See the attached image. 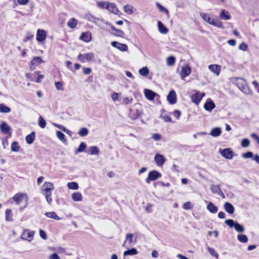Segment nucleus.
<instances>
[{
    "label": "nucleus",
    "instance_id": "1",
    "mask_svg": "<svg viewBox=\"0 0 259 259\" xmlns=\"http://www.w3.org/2000/svg\"><path fill=\"white\" fill-rule=\"evenodd\" d=\"M233 82L238 88L243 93L246 95H251L252 91L246 85V81L239 77L233 78Z\"/></svg>",
    "mask_w": 259,
    "mask_h": 259
},
{
    "label": "nucleus",
    "instance_id": "2",
    "mask_svg": "<svg viewBox=\"0 0 259 259\" xmlns=\"http://www.w3.org/2000/svg\"><path fill=\"white\" fill-rule=\"evenodd\" d=\"M200 15L201 18L209 24L220 28H224L223 23L218 18H211L210 14L202 12L200 13Z\"/></svg>",
    "mask_w": 259,
    "mask_h": 259
},
{
    "label": "nucleus",
    "instance_id": "3",
    "mask_svg": "<svg viewBox=\"0 0 259 259\" xmlns=\"http://www.w3.org/2000/svg\"><path fill=\"white\" fill-rule=\"evenodd\" d=\"M225 224H226L230 228H234L235 230L239 233H243L244 232L245 229L244 227L239 224L238 223L234 221L231 219H228L225 220Z\"/></svg>",
    "mask_w": 259,
    "mask_h": 259
},
{
    "label": "nucleus",
    "instance_id": "4",
    "mask_svg": "<svg viewBox=\"0 0 259 259\" xmlns=\"http://www.w3.org/2000/svg\"><path fill=\"white\" fill-rule=\"evenodd\" d=\"M84 18L88 20L89 21H90L91 22H93L95 23L96 25H98V26L101 27V25L99 23V22H101L106 25H108L109 23L108 22H105L103 19H99L98 18H96L94 16H93L91 14H87L84 16Z\"/></svg>",
    "mask_w": 259,
    "mask_h": 259
},
{
    "label": "nucleus",
    "instance_id": "5",
    "mask_svg": "<svg viewBox=\"0 0 259 259\" xmlns=\"http://www.w3.org/2000/svg\"><path fill=\"white\" fill-rule=\"evenodd\" d=\"M161 177V174L156 170H152L148 173L146 182L150 184L151 181H155Z\"/></svg>",
    "mask_w": 259,
    "mask_h": 259
},
{
    "label": "nucleus",
    "instance_id": "6",
    "mask_svg": "<svg viewBox=\"0 0 259 259\" xmlns=\"http://www.w3.org/2000/svg\"><path fill=\"white\" fill-rule=\"evenodd\" d=\"M34 235V231H30L28 229H25L22 233L21 237L23 240H27L30 242L33 240Z\"/></svg>",
    "mask_w": 259,
    "mask_h": 259
},
{
    "label": "nucleus",
    "instance_id": "7",
    "mask_svg": "<svg viewBox=\"0 0 259 259\" xmlns=\"http://www.w3.org/2000/svg\"><path fill=\"white\" fill-rule=\"evenodd\" d=\"M94 57V54L93 53H89L84 54H79L78 56V59L82 63L86 61H92Z\"/></svg>",
    "mask_w": 259,
    "mask_h": 259
},
{
    "label": "nucleus",
    "instance_id": "8",
    "mask_svg": "<svg viewBox=\"0 0 259 259\" xmlns=\"http://www.w3.org/2000/svg\"><path fill=\"white\" fill-rule=\"evenodd\" d=\"M220 152L223 157L227 159H232L234 156L233 152L230 148L220 149Z\"/></svg>",
    "mask_w": 259,
    "mask_h": 259
},
{
    "label": "nucleus",
    "instance_id": "9",
    "mask_svg": "<svg viewBox=\"0 0 259 259\" xmlns=\"http://www.w3.org/2000/svg\"><path fill=\"white\" fill-rule=\"evenodd\" d=\"M205 95L204 93H200L197 92L191 96L192 101L196 104H198Z\"/></svg>",
    "mask_w": 259,
    "mask_h": 259
},
{
    "label": "nucleus",
    "instance_id": "10",
    "mask_svg": "<svg viewBox=\"0 0 259 259\" xmlns=\"http://www.w3.org/2000/svg\"><path fill=\"white\" fill-rule=\"evenodd\" d=\"M111 45L122 52H125L128 49V47L126 45L121 44L115 41H112L111 42Z\"/></svg>",
    "mask_w": 259,
    "mask_h": 259
},
{
    "label": "nucleus",
    "instance_id": "11",
    "mask_svg": "<svg viewBox=\"0 0 259 259\" xmlns=\"http://www.w3.org/2000/svg\"><path fill=\"white\" fill-rule=\"evenodd\" d=\"M25 198H27L26 194L18 193L13 196V199L17 205H19L22 201Z\"/></svg>",
    "mask_w": 259,
    "mask_h": 259
},
{
    "label": "nucleus",
    "instance_id": "12",
    "mask_svg": "<svg viewBox=\"0 0 259 259\" xmlns=\"http://www.w3.org/2000/svg\"><path fill=\"white\" fill-rule=\"evenodd\" d=\"M167 100L170 104H174L177 102V95L175 91L171 90L167 96Z\"/></svg>",
    "mask_w": 259,
    "mask_h": 259
},
{
    "label": "nucleus",
    "instance_id": "13",
    "mask_svg": "<svg viewBox=\"0 0 259 259\" xmlns=\"http://www.w3.org/2000/svg\"><path fill=\"white\" fill-rule=\"evenodd\" d=\"M154 161L157 166H162L165 162V158L163 155L157 153L155 156Z\"/></svg>",
    "mask_w": 259,
    "mask_h": 259
},
{
    "label": "nucleus",
    "instance_id": "14",
    "mask_svg": "<svg viewBox=\"0 0 259 259\" xmlns=\"http://www.w3.org/2000/svg\"><path fill=\"white\" fill-rule=\"evenodd\" d=\"M46 38V32L43 29H38L36 33V39L39 42H42Z\"/></svg>",
    "mask_w": 259,
    "mask_h": 259
},
{
    "label": "nucleus",
    "instance_id": "15",
    "mask_svg": "<svg viewBox=\"0 0 259 259\" xmlns=\"http://www.w3.org/2000/svg\"><path fill=\"white\" fill-rule=\"evenodd\" d=\"M133 237L134 235L133 234H127L126 235L125 240L124 243L122 244V246L123 247L125 246V245L127 244V246L126 247H130L133 245Z\"/></svg>",
    "mask_w": 259,
    "mask_h": 259
},
{
    "label": "nucleus",
    "instance_id": "16",
    "mask_svg": "<svg viewBox=\"0 0 259 259\" xmlns=\"http://www.w3.org/2000/svg\"><path fill=\"white\" fill-rule=\"evenodd\" d=\"M144 94L145 97L150 101H152L156 96H158V94L148 89H145Z\"/></svg>",
    "mask_w": 259,
    "mask_h": 259
},
{
    "label": "nucleus",
    "instance_id": "17",
    "mask_svg": "<svg viewBox=\"0 0 259 259\" xmlns=\"http://www.w3.org/2000/svg\"><path fill=\"white\" fill-rule=\"evenodd\" d=\"M191 72V69L190 66L188 65H185L182 67L181 72V76L182 78H184L186 76H188Z\"/></svg>",
    "mask_w": 259,
    "mask_h": 259
},
{
    "label": "nucleus",
    "instance_id": "18",
    "mask_svg": "<svg viewBox=\"0 0 259 259\" xmlns=\"http://www.w3.org/2000/svg\"><path fill=\"white\" fill-rule=\"evenodd\" d=\"M43 62L41 58L39 57H34L31 61V65L30 66V69L31 70L34 69L35 67L41 63Z\"/></svg>",
    "mask_w": 259,
    "mask_h": 259
},
{
    "label": "nucleus",
    "instance_id": "19",
    "mask_svg": "<svg viewBox=\"0 0 259 259\" xmlns=\"http://www.w3.org/2000/svg\"><path fill=\"white\" fill-rule=\"evenodd\" d=\"M2 132L4 134L11 135V127L5 122L2 123L0 126Z\"/></svg>",
    "mask_w": 259,
    "mask_h": 259
},
{
    "label": "nucleus",
    "instance_id": "20",
    "mask_svg": "<svg viewBox=\"0 0 259 259\" xmlns=\"http://www.w3.org/2000/svg\"><path fill=\"white\" fill-rule=\"evenodd\" d=\"M108 25L110 26L111 30L112 31L111 33L112 34L117 36H119V37H124V33L123 32V31L118 29H116L115 27L111 25L109 23Z\"/></svg>",
    "mask_w": 259,
    "mask_h": 259
},
{
    "label": "nucleus",
    "instance_id": "21",
    "mask_svg": "<svg viewBox=\"0 0 259 259\" xmlns=\"http://www.w3.org/2000/svg\"><path fill=\"white\" fill-rule=\"evenodd\" d=\"M208 69L217 76L220 74L221 71V66L220 65L217 64L209 65L208 66Z\"/></svg>",
    "mask_w": 259,
    "mask_h": 259
},
{
    "label": "nucleus",
    "instance_id": "22",
    "mask_svg": "<svg viewBox=\"0 0 259 259\" xmlns=\"http://www.w3.org/2000/svg\"><path fill=\"white\" fill-rule=\"evenodd\" d=\"M224 209L225 211L229 214H233L235 211L234 206L229 202H225L224 204Z\"/></svg>",
    "mask_w": 259,
    "mask_h": 259
},
{
    "label": "nucleus",
    "instance_id": "23",
    "mask_svg": "<svg viewBox=\"0 0 259 259\" xmlns=\"http://www.w3.org/2000/svg\"><path fill=\"white\" fill-rule=\"evenodd\" d=\"M215 107L214 102L211 100H207L204 105V108L208 111H211Z\"/></svg>",
    "mask_w": 259,
    "mask_h": 259
},
{
    "label": "nucleus",
    "instance_id": "24",
    "mask_svg": "<svg viewBox=\"0 0 259 259\" xmlns=\"http://www.w3.org/2000/svg\"><path fill=\"white\" fill-rule=\"evenodd\" d=\"M109 12L115 14H118L119 11H118L116 5L114 3H108L107 5V9Z\"/></svg>",
    "mask_w": 259,
    "mask_h": 259
},
{
    "label": "nucleus",
    "instance_id": "25",
    "mask_svg": "<svg viewBox=\"0 0 259 259\" xmlns=\"http://www.w3.org/2000/svg\"><path fill=\"white\" fill-rule=\"evenodd\" d=\"M220 18L223 20H228L231 19V15L228 11L225 9L222 10L219 15Z\"/></svg>",
    "mask_w": 259,
    "mask_h": 259
},
{
    "label": "nucleus",
    "instance_id": "26",
    "mask_svg": "<svg viewBox=\"0 0 259 259\" xmlns=\"http://www.w3.org/2000/svg\"><path fill=\"white\" fill-rule=\"evenodd\" d=\"M54 189V187L52 183L45 182L42 186L41 190L45 191H51Z\"/></svg>",
    "mask_w": 259,
    "mask_h": 259
},
{
    "label": "nucleus",
    "instance_id": "27",
    "mask_svg": "<svg viewBox=\"0 0 259 259\" xmlns=\"http://www.w3.org/2000/svg\"><path fill=\"white\" fill-rule=\"evenodd\" d=\"M80 39L85 42H89L91 40V35L88 32L82 33L80 36Z\"/></svg>",
    "mask_w": 259,
    "mask_h": 259
},
{
    "label": "nucleus",
    "instance_id": "28",
    "mask_svg": "<svg viewBox=\"0 0 259 259\" xmlns=\"http://www.w3.org/2000/svg\"><path fill=\"white\" fill-rule=\"evenodd\" d=\"M222 133L220 127L212 128L210 131V135L214 137L219 136Z\"/></svg>",
    "mask_w": 259,
    "mask_h": 259
},
{
    "label": "nucleus",
    "instance_id": "29",
    "mask_svg": "<svg viewBox=\"0 0 259 259\" xmlns=\"http://www.w3.org/2000/svg\"><path fill=\"white\" fill-rule=\"evenodd\" d=\"M35 138V134L34 132H31L29 135L26 136L25 140L26 142L29 144H32Z\"/></svg>",
    "mask_w": 259,
    "mask_h": 259
},
{
    "label": "nucleus",
    "instance_id": "30",
    "mask_svg": "<svg viewBox=\"0 0 259 259\" xmlns=\"http://www.w3.org/2000/svg\"><path fill=\"white\" fill-rule=\"evenodd\" d=\"M71 198L74 201H80L82 200V195L79 192H75L72 194Z\"/></svg>",
    "mask_w": 259,
    "mask_h": 259
},
{
    "label": "nucleus",
    "instance_id": "31",
    "mask_svg": "<svg viewBox=\"0 0 259 259\" xmlns=\"http://www.w3.org/2000/svg\"><path fill=\"white\" fill-rule=\"evenodd\" d=\"M207 209L210 212L213 213H216L218 210V207L214 205L211 202H209L208 204Z\"/></svg>",
    "mask_w": 259,
    "mask_h": 259
},
{
    "label": "nucleus",
    "instance_id": "32",
    "mask_svg": "<svg viewBox=\"0 0 259 259\" xmlns=\"http://www.w3.org/2000/svg\"><path fill=\"white\" fill-rule=\"evenodd\" d=\"M158 29H159V32L162 33V34H166L167 31H168V29L167 28H166L164 25L163 24H162V23L159 21L158 22Z\"/></svg>",
    "mask_w": 259,
    "mask_h": 259
},
{
    "label": "nucleus",
    "instance_id": "33",
    "mask_svg": "<svg viewBox=\"0 0 259 259\" xmlns=\"http://www.w3.org/2000/svg\"><path fill=\"white\" fill-rule=\"evenodd\" d=\"M5 219L7 222H11L13 221V214L12 210L10 209H7L5 211Z\"/></svg>",
    "mask_w": 259,
    "mask_h": 259
},
{
    "label": "nucleus",
    "instance_id": "34",
    "mask_svg": "<svg viewBox=\"0 0 259 259\" xmlns=\"http://www.w3.org/2000/svg\"><path fill=\"white\" fill-rule=\"evenodd\" d=\"M138 253V251L135 248H133L130 249H128L123 252V255L124 256L127 255H136Z\"/></svg>",
    "mask_w": 259,
    "mask_h": 259
},
{
    "label": "nucleus",
    "instance_id": "35",
    "mask_svg": "<svg viewBox=\"0 0 259 259\" xmlns=\"http://www.w3.org/2000/svg\"><path fill=\"white\" fill-rule=\"evenodd\" d=\"M11 108L4 104H0V112L8 113L11 112Z\"/></svg>",
    "mask_w": 259,
    "mask_h": 259
},
{
    "label": "nucleus",
    "instance_id": "36",
    "mask_svg": "<svg viewBox=\"0 0 259 259\" xmlns=\"http://www.w3.org/2000/svg\"><path fill=\"white\" fill-rule=\"evenodd\" d=\"M45 215L49 218H52V219H53L56 220H60V217H59L57 215L56 212L54 211L46 212L45 213Z\"/></svg>",
    "mask_w": 259,
    "mask_h": 259
},
{
    "label": "nucleus",
    "instance_id": "37",
    "mask_svg": "<svg viewBox=\"0 0 259 259\" xmlns=\"http://www.w3.org/2000/svg\"><path fill=\"white\" fill-rule=\"evenodd\" d=\"M237 239L239 242L243 243H247L248 241L247 236L244 234H239L237 236Z\"/></svg>",
    "mask_w": 259,
    "mask_h": 259
},
{
    "label": "nucleus",
    "instance_id": "38",
    "mask_svg": "<svg viewBox=\"0 0 259 259\" xmlns=\"http://www.w3.org/2000/svg\"><path fill=\"white\" fill-rule=\"evenodd\" d=\"M176 62V58L172 56H170L167 58L166 59V64L168 66H173Z\"/></svg>",
    "mask_w": 259,
    "mask_h": 259
},
{
    "label": "nucleus",
    "instance_id": "39",
    "mask_svg": "<svg viewBox=\"0 0 259 259\" xmlns=\"http://www.w3.org/2000/svg\"><path fill=\"white\" fill-rule=\"evenodd\" d=\"M210 190L212 193L213 194H218L220 191L221 190L220 189V186L218 185H211L210 186Z\"/></svg>",
    "mask_w": 259,
    "mask_h": 259
},
{
    "label": "nucleus",
    "instance_id": "40",
    "mask_svg": "<svg viewBox=\"0 0 259 259\" xmlns=\"http://www.w3.org/2000/svg\"><path fill=\"white\" fill-rule=\"evenodd\" d=\"M87 145L84 142L80 143L78 148L75 151V154H77L78 153H80L83 152L85 149L86 148Z\"/></svg>",
    "mask_w": 259,
    "mask_h": 259
},
{
    "label": "nucleus",
    "instance_id": "41",
    "mask_svg": "<svg viewBox=\"0 0 259 259\" xmlns=\"http://www.w3.org/2000/svg\"><path fill=\"white\" fill-rule=\"evenodd\" d=\"M149 71L147 67H144L139 70L140 75L143 76H147L149 74Z\"/></svg>",
    "mask_w": 259,
    "mask_h": 259
},
{
    "label": "nucleus",
    "instance_id": "42",
    "mask_svg": "<svg viewBox=\"0 0 259 259\" xmlns=\"http://www.w3.org/2000/svg\"><path fill=\"white\" fill-rule=\"evenodd\" d=\"M77 23V22L76 20H75L74 18H72L68 21L67 24L69 27L71 28H74L76 27Z\"/></svg>",
    "mask_w": 259,
    "mask_h": 259
},
{
    "label": "nucleus",
    "instance_id": "43",
    "mask_svg": "<svg viewBox=\"0 0 259 259\" xmlns=\"http://www.w3.org/2000/svg\"><path fill=\"white\" fill-rule=\"evenodd\" d=\"M90 154L91 155H98L99 153V150L96 146H91L90 148Z\"/></svg>",
    "mask_w": 259,
    "mask_h": 259
},
{
    "label": "nucleus",
    "instance_id": "44",
    "mask_svg": "<svg viewBox=\"0 0 259 259\" xmlns=\"http://www.w3.org/2000/svg\"><path fill=\"white\" fill-rule=\"evenodd\" d=\"M89 133V130L86 127L81 128L78 134L81 137H85L88 135Z\"/></svg>",
    "mask_w": 259,
    "mask_h": 259
},
{
    "label": "nucleus",
    "instance_id": "45",
    "mask_svg": "<svg viewBox=\"0 0 259 259\" xmlns=\"http://www.w3.org/2000/svg\"><path fill=\"white\" fill-rule=\"evenodd\" d=\"M56 135H57V138L60 140L63 143H65L66 142V140L65 138V135L64 134L62 133L60 131H57L56 132Z\"/></svg>",
    "mask_w": 259,
    "mask_h": 259
},
{
    "label": "nucleus",
    "instance_id": "46",
    "mask_svg": "<svg viewBox=\"0 0 259 259\" xmlns=\"http://www.w3.org/2000/svg\"><path fill=\"white\" fill-rule=\"evenodd\" d=\"M67 187L69 189L77 190L78 188V184L76 182H69L67 184Z\"/></svg>",
    "mask_w": 259,
    "mask_h": 259
},
{
    "label": "nucleus",
    "instance_id": "47",
    "mask_svg": "<svg viewBox=\"0 0 259 259\" xmlns=\"http://www.w3.org/2000/svg\"><path fill=\"white\" fill-rule=\"evenodd\" d=\"M156 7L159 9L160 12H165L166 14L167 17H169V12L167 9L163 7L158 3H156Z\"/></svg>",
    "mask_w": 259,
    "mask_h": 259
},
{
    "label": "nucleus",
    "instance_id": "48",
    "mask_svg": "<svg viewBox=\"0 0 259 259\" xmlns=\"http://www.w3.org/2000/svg\"><path fill=\"white\" fill-rule=\"evenodd\" d=\"M20 147L17 142H13L11 144V150L14 152H17L19 150Z\"/></svg>",
    "mask_w": 259,
    "mask_h": 259
},
{
    "label": "nucleus",
    "instance_id": "49",
    "mask_svg": "<svg viewBox=\"0 0 259 259\" xmlns=\"http://www.w3.org/2000/svg\"><path fill=\"white\" fill-rule=\"evenodd\" d=\"M38 125L42 128H45L46 126V121L41 116L38 118Z\"/></svg>",
    "mask_w": 259,
    "mask_h": 259
},
{
    "label": "nucleus",
    "instance_id": "50",
    "mask_svg": "<svg viewBox=\"0 0 259 259\" xmlns=\"http://www.w3.org/2000/svg\"><path fill=\"white\" fill-rule=\"evenodd\" d=\"M124 10L127 14H131L133 13V7L130 5L124 6Z\"/></svg>",
    "mask_w": 259,
    "mask_h": 259
},
{
    "label": "nucleus",
    "instance_id": "51",
    "mask_svg": "<svg viewBox=\"0 0 259 259\" xmlns=\"http://www.w3.org/2000/svg\"><path fill=\"white\" fill-rule=\"evenodd\" d=\"M250 145V141L247 139H244L242 140L241 142V146L243 147L246 148L248 147Z\"/></svg>",
    "mask_w": 259,
    "mask_h": 259
},
{
    "label": "nucleus",
    "instance_id": "52",
    "mask_svg": "<svg viewBox=\"0 0 259 259\" xmlns=\"http://www.w3.org/2000/svg\"><path fill=\"white\" fill-rule=\"evenodd\" d=\"M207 249H208V252L211 255L215 256L216 257H218V254L217 253V252L215 251V250L213 248H211L210 247H208Z\"/></svg>",
    "mask_w": 259,
    "mask_h": 259
},
{
    "label": "nucleus",
    "instance_id": "53",
    "mask_svg": "<svg viewBox=\"0 0 259 259\" xmlns=\"http://www.w3.org/2000/svg\"><path fill=\"white\" fill-rule=\"evenodd\" d=\"M242 157L244 159L250 158L253 157V154L252 152H247L242 154Z\"/></svg>",
    "mask_w": 259,
    "mask_h": 259
},
{
    "label": "nucleus",
    "instance_id": "54",
    "mask_svg": "<svg viewBox=\"0 0 259 259\" xmlns=\"http://www.w3.org/2000/svg\"><path fill=\"white\" fill-rule=\"evenodd\" d=\"M108 5V3L106 2H98L97 3V6L99 8L101 9H107V5Z\"/></svg>",
    "mask_w": 259,
    "mask_h": 259
},
{
    "label": "nucleus",
    "instance_id": "55",
    "mask_svg": "<svg viewBox=\"0 0 259 259\" xmlns=\"http://www.w3.org/2000/svg\"><path fill=\"white\" fill-rule=\"evenodd\" d=\"M55 87L56 89L58 90L63 91V84L61 82H55Z\"/></svg>",
    "mask_w": 259,
    "mask_h": 259
},
{
    "label": "nucleus",
    "instance_id": "56",
    "mask_svg": "<svg viewBox=\"0 0 259 259\" xmlns=\"http://www.w3.org/2000/svg\"><path fill=\"white\" fill-rule=\"evenodd\" d=\"M181 112L178 110H175L172 112V115L177 119H179L181 116Z\"/></svg>",
    "mask_w": 259,
    "mask_h": 259
},
{
    "label": "nucleus",
    "instance_id": "57",
    "mask_svg": "<svg viewBox=\"0 0 259 259\" xmlns=\"http://www.w3.org/2000/svg\"><path fill=\"white\" fill-rule=\"evenodd\" d=\"M39 232V235L42 239H45V240L47 239V234L44 231H43L41 229H40Z\"/></svg>",
    "mask_w": 259,
    "mask_h": 259
},
{
    "label": "nucleus",
    "instance_id": "58",
    "mask_svg": "<svg viewBox=\"0 0 259 259\" xmlns=\"http://www.w3.org/2000/svg\"><path fill=\"white\" fill-rule=\"evenodd\" d=\"M183 208L187 210L191 209V203L189 201L185 202L183 205Z\"/></svg>",
    "mask_w": 259,
    "mask_h": 259
},
{
    "label": "nucleus",
    "instance_id": "59",
    "mask_svg": "<svg viewBox=\"0 0 259 259\" xmlns=\"http://www.w3.org/2000/svg\"><path fill=\"white\" fill-rule=\"evenodd\" d=\"M132 99L129 97H125L122 100V103L124 104H127L132 101Z\"/></svg>",
    "mask_w": 259,
    "mask_h": 259
},
{
    "label": "nucleus",
    "instance_id": "60",
    "mask_svg": "<svg viewBox=\"0 0 259 259\" xmlns=\"http://www.w3.org/2000/svg\"><path fill=\"white\" fill-rule=\"evenodd\" d=\"M247 45L243 42L240 45L239 48L240 50L245 51L247 49Z\"/></svg>",
    "mask_w": 259,
    "mask_h": 259
},
{
    "label": "nucleus",
    "instance_id": "61",
    "mask_svg": "<svg viewBox=\"0 0 259 259\" xmlns=\"http://www.w3.org/2000/svg\"><path fill=\"white\" fill-rule=\"evenodd\" d=\"M152 138L154 140L158 141L161 139V136L159 134H154L152 136Z\"/></svg>",
    "mask_w": 259,
    "mask_h": 259
},
{
    "label": "nucleus",
    "instance_id": "62",
    "mask_svg": "<svg viewBox=\"0 0 259 259\" xmlns=\"http://www.w3.org/2000/svg\"><path fill=\"white\" fill-rule=\"evenodd\" d=\"M118 94L117 93H114L111 95V98L114 102L118 100Z\"/></svg>",
    "mask_w": 259,
    "mask_h": 259
},
{
    "label": "nucleus",
    "instance_id": "63",
    "mask_svg": "<svg viewBox=\"0 0 259 259\" xmlns=\"http://www.w3.org/2000/svg\"><path fill=\"white\" fill-rule=\"evenodd\" d=\"M161 117L166 122H172L171 117L168 115L161 116Z\"/></svg>",
    "mask_w": 259,
    "mask_h": 259
},
{
    "label": "nucleus",
    "instance_id": "64",
    "mask_svg": "<svg viewBox=\"0 0 259 259\" xmlns=\"http://www.w3.org/2000/svg\"><path fill=\"white\" fill-rule=\"evenodd\" d=\"M49 259H60V257L57 253H53L49 256Z\"/></svg>",
    "mask_w": 259,
    "mask_h": 259
}]
</instances>
